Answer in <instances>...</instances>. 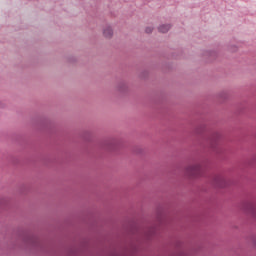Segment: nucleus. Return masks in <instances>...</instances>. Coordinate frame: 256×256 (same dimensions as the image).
Wrapping results in <instances>:
<instances>
[{"mask_svg": "<svg viewBox=\"0 0 256 256\" xmlns=\"http://www.w3.org/2000/svg\"><path fill=\"white\" fill-rule=\"evenodd\" d=\"M186 173L190 177H199L203 173V166L201 164H194L186 168Z\"/></svg>", "mask_w": 256, "mask_h": 256, "instance_id": "f257e3e1", "label": "nucleus"}, {"mask_svg": "<svg viewBox=\"0 0 256 256\" xmlns=\"http://www.w3.org/2000/svg\"><path fill=\"white\" fill-rule=\"evenodd\" d=\"M152 31H153V28L151 27L146 28V33H152Z\"/></svg>", "mask_w": 256, "mask_h": 256, "instance_id": "20e7f679", "label": "nucleus"}, {"mask_svg": "<svg viewBox=\"0 0 256 256\" xmlns=\"http://www.w3.org/2000/svg\"><path fill=\"white\" fill-rule=\"evenodd\" d=\"M214 141L215 140H211V147H215L214 144H213Z\"/></svg>", "mask_w": 256, "mask_h": 256, "instance_id": "39448f33", "label": "nucleus"}, {"mask_svg": "<svg viewBox=\"0 0 256 256\" xmlns=\"http://www.w3.org/2000/svg\"><path fill=\"white\" fill-rule=\"evenodd\" d=\"M169 29H171V26H169L168 24H164L158 28V31H160V33H167Z\"/></svg>", "mask_w": 256, "mask_h": 256, "instance_id": "7ed1b4c3", "label": "nucleus"}, {"mask_svg": "<svg viewBox=\"0 0 256 256\" xmlns=\"http://www.w3.org/2000/svg\"><path fill=\"white\" fill-rule=\"evenodd\" d=\"M104 37H107V38H109V37H112L113 36V29H111V27H106L105 29H104Z\"/></svg>", "mask_w": 256, "mask_h": 256, "instance_id": "f03ea898", "label": "nucleus"}]
</instances>
